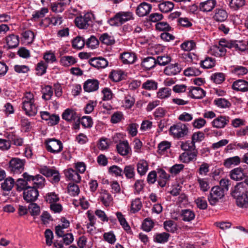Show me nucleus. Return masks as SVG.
Listing matches in <instances>:
<instances>
[{"instance_id":"f257e3e1","label":"nucleus","mask_w":248,"mask_h":248,"mask_svg":"<svg viewBox=\"0 0 248 248\" xmlns=\"http://www.w3.org/2000/svg\"><path fill=\"white\" fill-rule=\"evenodd\" d=\"M231 195L236 200L237 206L242 208L248 207V186L240 182L232 189Z\"/></svg>"},{"instance_id":"f03ea898","label":"nucleus","mask_w":248,"mask_h":248,"mask_svg":"<svg viewBox=\"0 0 248 248\" xmlns=\"http://www.w3.org/2000/svg\"><path fill=\"white\" fill-rule=\"evenodd\" d=\"M169 132L173 138L179 139L187 135L188 128L186 124L179 123L170 126Z\"/></svg>"},{"instance_id":"7ed1b4c3","label":"nucleus","mask_w":248,"mask_h":248,"mask_svg":"<svg viewBox=\"0 0 248 248\" xmlns=\"http://www.w3.org/2000/svg\"><path fill=\"white\" fill-rule=\"evenodd\" d=\"M225 192L219 186H215L212 188L208 200L210 204L214 205L224 196Z\"/></svg>"},{"instance_id":"20e7f679","label":"nucleus","mask_w":248,"mask_h":248,"mask_svg":"<svg viewBox=\"0 0 248 248\" xmlns=\"http://www.w3.org/2000/svg\"><path fill=\"white\" fill-rule=\"evenodd\" d=\"M40 172L47 177H52L51 181L53 183H57L60 180V173L54 168L44 166L40 168Z\"/></svg>"},{"instance_id":"39448f33","label":"nucleus","mask_w":248,"mask_h":248,"mask_svg":"<svg viewBox=\"0 0 248 248\" xmlns=\"http://www.w3.org/2000/svg\"><path fill=\"white\" fill-rule=\"evenodd\" d=\"M45 143L47 150L53 154L60 153L63 148L62 142L55 139H47L46 140Z\"/></svg>"},{"instance_id":"423d86ee","label":"nucleus","mask_w":248,"mask_h":248,"mask_svg":"<svg viewBox=\"0 0 248 248\" xmlns=\"http://www.w3.org/2000/svg\"><path fill=\"white\" fill-rule=\"evenodd\" d=\"M25 160L18 158L12 159L9 162V168L11 172L16 174L20 173L24 170Z\"/></svg>"},{"instance_id":"0eeeda50","label":"nucleus","mask_w":248,"mask_h":248,"mask_svg":"<svg viewBox=\"0 0 248 248\" xmlns=\"http://www.w3.org/2000/svg\"><path fill=\"white\" fill-rule=\"evenodd\" d=\"M23 198L27 202H35L39 196V192L34 186L28 187L23 191Z\"/></svg>"},{"instance_id":"6e6552de","label":"nucleus","mask_w":248,"mask_h":248,"mask_svg":"<svg viewBox=\"0 0 248 248\" xmlns=\"http://www.w3.org/2000/svg\"><path fill=\"white\" fill-rule=\"evenodd\" d=\"M23 178H19L16 182V189L18 191H21L31 187V180L28 176H30L27 172H25L22 175Z\"/></svg>"},{"instance_id":"1a4fd4ad","label":"nucleus","mask_w":248,"mask_h":248,"mask_svg":"<svg viewBox=\"0 0 248 248\" xmlns=\"http://www.w3.org/2000/svg\"><path fill=\"white\" fill-rule=\"evenodd\" d=\"M92 15L87 13L84 16L77 17L75 19L76 26L80 29H87L91 21Z\"/></svg>"},{"instance_id":"9d476101","label":"nucleus","mask_w":248,"mask_h":248,"mask_svg":"<svg viewBox=\"0 0 248 248\" xmlns=\"http://www.w3.org/2000/svg\"><path fill=\"white\" fill-rule=\"evenodd\" d=\"M230 175L232 179L240 181L247 176V171L242 168L238 167L230 171Z\"/></svg>"},{"instance_id":"9b49d317","label":"nucleus","mask_w":248,"mask_h":248,"mask_svg":"<svg viewBox=\"0 0 248 248\" xmlns=\"http://www.w3.org/2000/svg\"><path fill=\"white\" fill-rule=\"evenodd\" d=\"M99 81L95 79H89L84 83L83 89L88 93L97 91L99 88Z\"/></svg>"},{"instance_id":"f8f14e48","label":"nucleus","mask_w":248,"mask_h":248,"mask_svg":"<svg viewBox=\"0 0 248 248\" xmlns=\"http://www.w3.org/2000/svg\"><path fill=\"white\" fill-rule=\"evenodd\" d=\"M182 69L180 64L177 62L167 66L164 70V73L168 76H174L179 73Z\"/></svg>"},{"instance_id":"ddd939ff","label":"nucleus","mask_w":248,"mask_h":248,"mask_svg":"<svg viewBox=\"0 0 248 248\" xmlns=\"http://www.w3.org/2000/svg\"><path fill=\"white\" fill-rule=\"evenodd\" d=\"M89 63L93 66L99 68H104L108 65V62L102 57L93 58L89 61Z\"/></svg>"},{"instance_id":"4468645a","label":"nucleus","mask_w":248,"mask_h":248,"mask_svg":"<svg viewBox=\"0 0 248 248\" xmlns=\"http://www.w3.org/2000/svg\"><path fill=\"white\" fill-rule=\"evenodd\" d=\"M152 5L145 2L140 3L136 9V14L139 16L147 15L152 9Z\"/></svg>"},{"instance_id":"2eb2a0df","label":"nucleus","mask_w":248,"mask_h":248,"mask_svg":"<svg viewBox=\"0 0 248 248\" xmlns=\"http://www.w3.org/2000/svg\"><path fill=\"white\" fill-rule=\"evenodd\" d=\"M198 150L191 152H184L179 156L180 160L183 163H187L196 160Z\"/></svg>"},{"instance_id":"dca6fc26","label":"nucleus","mask_w":248,"mask_h":248,"mask_svg":"<svg viewBox=\"0 0 248 248\" xmlns=\"http://www.w3.org/2000/svg\"><path fill=\"white\" fill-rule=\"evenodd\" d=\"M229 117L220 116L213 121L212 125L217 128H224L229 122Z\"/></svg>"},{"instance_id":"f3484780","label":"nucleus","mask_w":248,"mask_h":248,"mask_svg":"<svg viewBox=\"0 0 248 248\" xmlns=\"http://www.w3.org/2000/svg\"><path fill=\"white\" fill-rule=\"evenodd\" d=\"M22 109L25 111V114L29 116H35L37 112V108L34 102L22 104Z\"/></svg>"},{"instance_id":"a211bd4d","label":"nucleus","mask_w":248,"mask_h":248,"mask_svg":"<svg viewBox=\"0 0 248 248\" xmlns=\"http://www.w3.org/2000/svg\"><path fill=\"white\" fill-rule=\"evenodd\" d=\"M205 92L199 87H191L189 92V95L195 99L202 98L205 96Z\"/></svg>"},{"instance_id":"6ab92c4d","label":"nucleus","mask_w":248,"mask_h":248,"mask_svg":"<svg viewBox=\"0 0 248 248\" xmlns=\"http://www.w3.org/2000/svg\"><path fill=\"white\" fill-rule=\"evenodd\" d=\"M232 88L237 91H248V82L243 79L237 80L233 83Z\"/></svg>"},{"instance_id":"aec40b11","label":"nucleus","mask_w":248,"mask_h":248,"mask_svg":"<svg viewBox=\"0 0 248 248\" xmlns=\"http://www.w3.org/2000/svg\"><path fill=\"white\" fill-rule=\"evenodd\" d=\"M65 177L69 180H72L76 183H79L81 180V177L76 170L73 169H69L64 170Z\"/></svg>"},{"instance_id":"412c9836","label":"nucleus","mask_w":248,"mask_h":248,"mask_svg":"<svg viewBox=\"0 0 248 248\" xmlns=\"http://www.w3.org/2000/svg\"><path fill=\"white\" fill-rule=\"evenodd\" d=\"M216 4L215 0H207L200 3L199 8L201 11L204 12H210L215 8Z\"/></svg>"},{"instance_id":"4be33fe9","label":"nucleus","mask_w":248,"mask_h":248,"mask_svg":"<svg viewBox=\"0 0 248 248\" xmlns=\"http://www.w3.org/2000/svg\"><path fill=\"white\" fill-rule=\"evenodd\" d=\"M241 159L238 156L229 157L224 160L223 165L226 168H231L240 164Z\"/></svg>"},{"instance_id":"5701e85b","label":"nucleus","mask_w":248,"mask_h":248,"mask_svg":"<svg viewBox=\"0 0 248 248\" xmlns=\"http://www.w3.org/2000/svg\"><path fill=\"white\" fill-rule=\"evenodd\" d=\"M28 177L31 179V186H34L37 189L42 187L44 186L45 180L41 175H37L35 176H33L30 175V176Z\"/></svg>"},{"instance_id":"b1692460","label":"nucleus","mask_w":248,"mask_h":248,"mask_svg":"<svg viewBox=\"0 0 248 248\" xmlns=\"http://www.w3.org/2000/svg\"><path fill=\"white\" fill-rule=\"evenodd\" d=\"M120 58L124 64L133 63L137 59L136 54L132 52H124L121 55Z\"/></svg>"},{"instance_id":"393cba45","label":"nucleus","mask_w":248,"mask_h":248,"mask_svg":"<svg viewBox=\"0 0 248 248\" xmlns=\"http://www.w3.org/2000/svg\"><path fill=\"white\" fill-rule=\"evenodd\" d=\"M6 41L9 48L17 47L19 43V37L14 34H10L6 37Z\"/></svg>"},{"instance_id":"a878e982","label":"nucleus","mask_w":248,"mask_h":248,"mask_svg":"<svg viewBox=\"0 0 248 248\" xmlns=\"http://www.w3.org/2000/svg\"><path fill=\"white\" fill-rule=\"evenodd\" d=\"M228 17L227 12L222 9L216 10L215 14L213 16V19L217 22H224Z\"/></svg>"},{"instance_id":"bb28decb","label":"nucleus","mask_w":248,"mask_h":248,"mask_svg":"<svg viewBox=\"0 0 248 248\" xmlns=\"http://www.w3.org/2000/svg\"><path fill=\"white\" fill-rule=\"evenodd\" d=\"M180 216L183 221L189 222L195 218V214L190 209H183L180 212Z\"/></svg>"},{"instance_id":"cd10ccee","label":"nucleus","mask_w":248,"mask_h":248,"mask_svg":"<svg viewBox=\"0 0 248 248\" xmlns=\"http://www.w3.org/2000/svg\"><path fill=\"white\" fill-rule=\"evenodd\" d=\"M118 152L122 155H127L130 151V148L127 141H123L117 145Z\"/></svg>"},{"instance_id":"c85d7f7f","label":"nucleus","mask_w":248,"mask_h":248,"mask_svg":"<svg viewBox=\"0 0 248 248\" xmlns=\"http://www.w3.org/2000/svg\"><path fill=\"white\" fill-rule=\"evenodd\" d=\"M156 64V61L153 57L144 58L141 64V66L147 70H150L154 68Z\"/></svg>"},{"instance_id":"c756f323","label":"nucleus","mask_w":248,"mask_h":248,"mask_svg":"<svg viewBox=\"0 0 248 248\" xmlns=\"http://www.w3.org/2000/svg\"><path fill=\"white\" fill-rule=\"evenodd\" d=\"M60 63L63 66L68 67L77 62V60L72 56H64L61 58Z\"/></svg>"},{"instance_id":"7c9ffc66","label":"nucleus","mask_w":248,"mask_h":248,"mask_svg":"<svg viewBox=\"0 0 248 248\" xmlns=\"http://www.w3.org/2000/svg\"><path fill=\"white\" fill-rule=\"evenodd\" d=\"M137 168L139 174L144 175L148 170V164L145 160H140L137 164Z\"/></svg>"},{"instance_id":"2f4dec72","label":"nucleus","mask_w":248,"mask_h":248,"mask_svg":"<svg viewBox=\"0 0 248 248\" xmlns=\"http://www.w3.org/2000/svg\"><path fill=\"white\" fill-rule=\"evenodd\" d=\"M170 235L167 232L156 233L154 236V240L158 243H164L168 241Z\"/></svg>"},{"instance_id":"473e14b6","label":"nucleus","mask_w":248,"mask_h":248,"mask_svg":"<svg viewBox=\"0 0 248 248\" xmlns=\"http://www.w3.org/2000/svg\"><path fill=\"white\" fill-rule=\"evenodd\" d=\"M174 7V4L170 1H165L158 4L159 10L163 13L170 12Z\"/></svg>"},{"instance_id":"72a5a7b5","label":"nucleus","mask_w":248,"mask_h":248,"mask_svg":"<svg viewBox=\"0 0 248 248\" xmlns=\"http://www.w3.org/2000/svg\"><path fill=\"white\" fill-rule=\"evenodd\" d=\"M62 118L63 119L68 121H75L77 119L76 113L70 109L65 110L62 114Z\"/></svg>"},{"instance_id":"f704fd0d","label":"nucleus","mask_w":248,"mask_h":248,"mask_svg":"<svg viewBox=\"0 0 248 248\" xmlns=\"http://www.w3.org/2000/svg\"><path fill=\"white\" fill-rule=\"evenodd\" d=\"M99 41L107 45H112L115 43V40L113 36L107 33H104L100 35Z\"/></svg>"},{"instance_id":"c9c22d12","label":"nucleus","mask_w":248,"mask_h":248,"mask_svg":"<svg viewBox=\"0 0 248 248\" xmlns=\"http://www.w3.org/2000/svg\"><path fill=\"white\" fill-rule=\"evenodd\" d=\"M15 184L14 180L11 177H8L4 180L1 183V187L4 191H10L13 187Z\"/></svg>"},{"instance_id":"e433bc0d","label":"nucleus","mask_w":248,"mask_h":248,"mask_svg":"<svg viewBox=\"0 0 248 248\" xmlns=\"http://www.w3.org/2000/svg\"><path fill=\"white\" fill-rule=\"evenodd\" d=\"M200 65L205 69L211 68L215 65V60L211 57H206L204 60L201 61Z\"/></svg>"},{"instance_id":"4c0bfd02","label":"nucleus","mask_w":248,"mask_h":248,"mask_svg":"<svg viewBox=\"0 0 248 248\" xmlns=\"http://www.w3.org/2000/svg\"><path fill=\"white\" fill-rule=\"evenodd\" d=\"M123 173L128 179H131L135 176V167L133 165H126L123 170Z\"/></svg>"},{"instance_id":"58836bf2","label":"nucleus","mask_w":248,"mask_h":248,"mask_svg":"<svg viewBox=\"0 0 248 248\" xmlns=\"http://www.w3.org/2000/svg\"><path fill=\"white\" fill-rule=\"evenodd\" d=\"M48 65L43 61H41L37 64L35 68L36 71V75L38 76H41L46 73V69Z\"/></svg>"},{"instance_id":"ea45409f","label":"nucleus","mask_w":248,"mask_h":248,"mask_svg":"<svg viewBox=\"0 0 248 248\" xmlns=\"http://www.w3.org/2000/svg\"><path fill=\"white\" fill-rule=\"evenodd\" d=\"M164 229L169 232H174L177 230V225L171 220H167L163 223Z\"/></svg>"},{"instance_id":"a19ab883","label":"nucleus","mask_w":248,"mask_h":248,"mask_svg":"<svg viewBox=\"0 0 248 248\" xmlns=\"http://www.w3.org/2000/svg\"><path fill=\"white\" fill-rule=\"evenodd\" d=\"M120 17L121 21L123 24L124 23L133 19V15L130 12H119L118 13Z\"/></svg>"},{"instance_id":"79ce46f5","label":"nucleus","mask_w":248,"mask_h":248,"mask_svg":"<svg viewBox=\"0 0 248 248\" xmlns=\"http://www.w3.org/2000/svg\"><path fill=\"white\" fill-rule=\"evenodd\" d=\"M142 88L147 90H155L157 88V83L153 80H147L142 84Z\"/></svg>"},{"instance_id":"37998d69","label":"nucleus","mask_w":248,"mask_h":248,"mask_svg":"<svg viewBox=\"0 0 248 248\" xmlns=\"http://www.w3.org/2000/svg\"><path fill=\"white\" fill-rule=\"evenodd\" d=\"M84 40L80 36H77L72 41V46L74 48L80 49L85 45Z\"/></svg>"},{"instance_id":"c03bdc74","label":"nucleus","mask_w":248,"mask_h":248,"mask_svg":"<svg viewBox=\"0 0 248 248\" xmlns=\"http://www.w3.org/2000/svg\"><path fill=\"white\" fill-rule=\"evenodd\" d=\"M181 147L182 150L185 151L193 152L194 150H197L196 149L195 144L193 142V141H187L185 142H182L181 145Z\"/></svg>"},{"instance_id":"a18cd8bd","label":"nucleus","mask_w":248,"mask_h":248,"mask_svg":"<svg viewBox=\"0 0 248 248\" xmlns=\"http://www.w3.org/2000/svg\"><path fill=\"white\" fill-rule=\"evenodd\" d=\"M116 215L120 224L123 228L126 231L130 230V227L122 213L118 212Z\"/></svg>"},{"instance_id":"49530a36","label":"nucleus","mask_w":248,"mask_h":248,"mask_svg":"<svg viewBox=\"0 0 248 248\" xmlns=\"http://www.w3.org/2000/svg\"><path fill=\"white\" fill-rule=\"evenodd\" d=\"M214 102L216 106L221 108H228L231 105V103L224 98L216 99Z\"/></svg>"},{"instance_id":"de8ad7c7","label":"nucleus","mask_w":248,"mask_h":248,"mask_svg":"<svg viewBox=\"0 0 248 248\" xmlns=\"http://www.w3.org/2000/svg\"><path fill=\"white\" fill-rule=\"evenodd\" d=\"M154 222L152 219L148 217L144 220L142 224V228L144 231L149 232L154 227Z\"/></svg>"},{"instance_id":"09e8293b","label":"nucleus","mask_w":248,"mask_h":248,"mask_svg":"<svg viewBox=\"0 0 248 248\" xmlns=\"http://www.w3.org/2000/svg\"><path fill=\"white\" fill-rule=\"evenodd\" d=\"M180 46L182 50L189 52L195 48L196 47V44L192 40L187 41L183 43Z\"/></svg>"},{"instance_id":"8fccbe9b","label":"nucleus","mask_w":248,"mask_h":248,"mask_svg":"<svg viewBox=\"0 0 248 248\" xmlns=\"http://www.w3.org/2000/svg\"><path fill=\"white\" fill-rule=\"evenodd\" d=\"M155 29L160 31H168L171 30V27L166 22H159L155 24Z\"/></svg>"},{"instance_id":"3c124183","label":"nucleus","mask_w":248,"mask_h":248,"mask_svg":"<svg viewBox=\"0 0 248 248\" xmlns=\"http://www.w3.org/2000/svg\"><path fill=\"white\" fill-rule=\"evenodd\" d=\"M100 200L105 206H109L112 199L110 194L108 193L106 191H104L101 194Z\"/></svg>"},{"instance_id":"603ef678","label":"nucleus","mask_w":248,"mask_h":248,"mask_svg":"<svg viewBox=\"0 0 248 248\" xmlns=\"http://www.w3.org/2000/svg\"><path fill=\"white\" fill-rule=\"evenodd\" d=\"M48 12V9L46 8H42L40 11H35L32 15V19L34 21L37 19L43 18L45 16V15Z\"/></svg>"},{"instance_id":"864d4df0","label":"nucleus","mask_w":248,"mask_h":248,"mask_svg":"<svg viewBox=\"0 0 248 248\" xmlns=\"http://www.w3.org/2000/svg\"><path fill=\"white\" fill-rule=\"evenodd\" d=\"M171 58L169 56H160L157 57V59H155L156 61V64H158L160 66H165L171 62Z\"/></svg>"},{"instance_id":"5fc2aeb1","label":"nucleus","mask_w":248,"mask_h":248,"mask_svg":"<svg viewBox=\"0 0 248 248\" xmlns=\"http://www.w3.org/2000/svg\"><path fill=\"white\" fill-rule=\"evenodd\" d=\"M171 94V89L169 88L160 89L157 92V97L160 99L169 97Z\"/></svg>"},{"instance_id":"6e6d98bb","label":"nucleus","mask_w":248,"mask_h":248,"mask_svg":"<svg viewBox=\"0 0 248 248\" xmlns=\"http://www.w3.org/2000/svg\"><path fill=\"white\" fill-rule=\"evenodd\" d=\"M28 209L31 215L32 216H37L40 214V209L39 206L36 203H33V202H30Z\"/></svg>"},{"instance_id":"4d7b16f0","label":"nucleus","mask_w":248,"mask_h":248,"mask_svg":"<svg viewBox=\"0 0 248 248\" xmlns=\"http://www.w3.org/2000/svg\"><path fill=\"white\" fill-rule=\"evenodd\" d=\"M46 201L52 204L56 203L60 200V198L57 194L54 192H51L47 193L46 196Z\"/></svg>"},{"instance_id":"13d9d810","label":"nucleus","mask_w":248,"mask_h":248,"mask_svg":"<svg viewBox=\"0 0 248 248\" xmlns=\"http://www.w3.org/2000/svg\"><path fill=\"white\" fill-rule=\"evenodd\" d=\"M245 4V0H231L230 2V7L234 10H237L243 7Z\"/></svg>"},{"instance_id":"bf43d9fd","label":"nucleus","mask_w":248,"mask_h":248,"mask_svg":"<svg viewBox=\"0 0 248 248\" xmlns=\"http://www.w3.org/2000/svg\"><path fill=\"white\" fill-rule=\"evenodd\" d=\"M142 207V203L140 199L137 198L133 201L131 204V211L135 213L139 211Z\"/></svg>"},{"instance_id":"052dcab7","label":"nucleus","mask_w":248,"mask_h":248,"mask_svg":"<svg viewBox=\"0 0 248 248\" xmlns=\"http://www.w3.org/2000/svg\"><path fill=\"white\" fill-rule=\"evenodd\" d=\"M42 98L46 100H50L53 95V92L50 86H45L43 91Z\"/></svg>"},{"instance_id":"680f3d73","label":"nucleus","mask_w":248,"mask_h":248,"mask_svg":"<svg viewBox=\"0 0 248 248\" xmlns=\"http://www.w3.org/2000/svg\"><path fill=\"white\" fill-rule=\"evenodd\" d=\"M108 22L111 26L118 27L122 25V23L118 13L115 15L114 16L108 19Z\"/></svg>"},{"instance_id":"e2e57ef3","label":"nucleus","mask_w":248,"mask_h":248,"mask_svg":"<svg viewBox=\"0 0 248 248\" xmlns=\"http://www.w3.org/2000/svg\"><path fill=\"white\" fill-rule=\"evenodd\" d=\"M231 48H234L236 50L243 51L246 49L247 46L242 42L232 41Z\"/></svg>"},{"instance_id":"0e129e2a","label":"nucleus","mask_w":248,"mask_h":248,"mask_svg":"<svg viewBox=\"0 0 248 248\" xmlns=\"http://www.w3.org/2000/svg\"><path fill=\"white\" fill-rule=\"evenodd\" d=\"M68 192L70 195L75 196L79 193V188L77 185L70 183L68 186Z\"/></svg>"},{"instance_id":"69168bd1","label":"nucleus","mask_w":248,"mask_h":248,"mask_svg":"<svg viewBox=\"0 0 248 248\" xmlns=\"http://www.w3.org/2000/svg\"><path fill=\"white\" fill-rule=\"evenodd\" d=\"M98 44V40L93 35L91 36L86 42V45L92 49L96 47Z\"/></svg>"},{"instance_id":"338daca9","label":"nucleus","mask_w":248,"mask_h":248,"mask_svg":"<svg viewBox=\"0 0 248 248\" xmlns=\"http://www.w3.org/2000/svg\"><path fill=\"white\" fill-rule=\"evenodd\" d=\"M201 72L195 67H189L184 71V74L186 76H199Z\"/></svg>"},{"instance_id":"774afa93","label":"nucleus","mask_w":248,"mask_h":248,"mask_svg":"<svg viewBox=\"0 0 248 248\" xmlns=\"http://www.w3.org/2000/svg\"><path fill=\"white\" fill-rule=\"evenodd\" d=\"M211 79L217 84L221 83L225 79V77L223 73H217L214 74L211 77Z\"/></svg>"}]
</instances>
